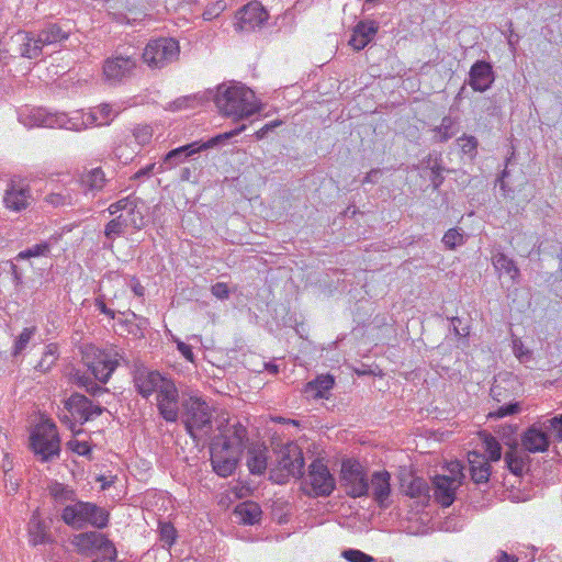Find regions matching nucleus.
Listing matches in <instances>:
<instances>
[{"instance_id": "f257e3e1", "label": "nucleus", "mask_w": 562, "mask_h": 562, "mask_svg": "<svg viewBox=\"0 0 562 562\" xmlns=\"http://www.w3.org/2000/svg\"><path fill=\"white\" fill-rule=\"evenodd\" d=\"M203 97H205L206 100H214L220 112L227 117H232L236 124L234 128L218 133L207 140H228L240 132L250 128L252 133L247 136L256 135L258 139H262L269 137L270 132L282 125L281 121L276 120L258 128H254L258 120L250 119L259 112L260 108L255 92L239 82L218 85L215 91L207 90L204 92Z\"/></svg>"}, {"instance_id": "f03ea898", "label": "nucleus", "mask_w": 562, "mask_h": 562, "mask_svg": "<svg viewBox=\"0 0 562 562\" xmlns=\"http://www.w3.org/2000/svg\"><path fill=\"white\" fill-rule=\"evenodd\" d=\"M117 113L108 103L90 108L88 113H83L81 110L71 113H52L44 108H24L19 112V121L29 128H64L79 132L92 125H109Z\"/></svg>"}, {"instance_id": "7ed1b4c3", "label": "nucleus", "mask_w": 562, "mask_h": 562, "mask_svg": "<svg viewBox=\"0 0 562 562\" xmlns=\"http://www.w3.org/2000/svg\"><path fill=\"white\" fill-rule=\"evenodd\" d=\"M220 434L210 442L213 471L227 477L235 471L248 440V431L240 422L218 426Z\"/></svg>"}, {"instance_id": "20e7f679", "label": "nucleus", "mask_w": 562, "mask_h": 562, "mask_svg": "<svg viewBox=\"0 0 562 562\" xmlns=\"http://www.w3.org/2000/svg\"><path fill=\"white\" fill-rule=\"evenodd\" d=\"M109 512L94 503L77 501L67 505L61 512L63 521L75 529H81L86 525L103 529L109 524Z\"/></svg>"}, {"instance_id": "39448f33", "label": "nucleus", "mask_w": 562, "mask_h": 562, "mask_svg": "<svg viewBox=\"0 0 562 562\" xmlns=\"http://www.w3.org/2000/svg\"><path fill=\"white\" fill-rule=\"evenodd\" d=\"M181 417L187 432L196 440V431L209 434L212 426V412L205 401L196 396L182 398Z\"/></svg>"}, {"instance_id": "423d86ee", "label": "nucleus", "mask_w": 562, "mask_h": 562, "mask_svg": "<svg viewBox=\"0 0 562 562\" xmlns=\"http://www.w3.org/2000/svg\"><path fill=\"white\" fill-rule=\"evenodd\" d=\"M138 54L134 47H126L123 50L117 49L103 64V75L110 83H122L130 79L136 68Z\"/></svg>"}, {"instance_id": "0eeeda50", "label": "nucleus", "mask_w": 562, "mask_h": 562, "mask_svg": "<svg viewBox=\"0 0 562 562\" xmlns=\"http://www.w3.org/2000/svg\"><path fill=\"white\" fill-rule=\"evenodd\" d=\"M179 43L171 37L150 40L142 53V59L151 69H161L178 58Z\"/></svg>"}, {"instance_id": "6e6552de", "label": "nucleus", "mask_w": 562, "mask_h": 562, "mask_svg": "<svg viewBox=\"0 0 562 562\" xmlns=\"http://www.w3.org/2000/svg\"><path fill=\"white\" fill-rule=\"evenodd\" d=\"M340 485L352 498L369 496V477L364 468L357 460L347 459L341 463Z\"/></svg>"}, {"instance_id": "1a4fd4ad", "label": "nucleus", "mask_w": 562, "mask_h": 562, "mask_svg": "<svg viewBox=\"0 0 562 562\" xmlns=\"http://www.w3.org/2000/svg\"><path fill=\"white\" fill-rule=\"evenodd\" d=\"M32 450L41 457L43 462L50 461L58 457L60 452V440L56 426L52 423H45L37 427L30 437Z\"/></svg>"}, {"instance_id": "9d476101", "label": "nucleus", "mask_w": 562, "mask_h": 562, "mask_svg": "<svg viewBox=\"0 0 562 562\" xmlns=\"http://www.w3.org/2000/svg\"><path fill=\"white\" fill-rule=\"evenodd\" d=\"M308 479L314 496H329L336 487L335 477L321 460H314L310 464Z\"/></svg>"}, {"instance_id": "9b49d317", "label": "nucleus", "mask_w": 562, "mask_h": 562, "mask_svg": "<svg viewBox=\"0 0 562 562\" xmlns=\"http://www.w3.org/2000/svg\"><path fill=\"white\" fill-rule=\"evenodd\" d=\"M169 380L158 371L145 367L137 368L133 374L134 386L144 398H148L155 392L158 394Z\"/></svg>"}, {"instance_id": "f8f14e48", "label": "nucleus", "mask_w": 562, "mask_h": 562, "mask_svg": "<svg viewBox=\"0 0 562 562\" xmlns=\"http://www.w3.org/2000/svg\"><path fill=\"white\" fill-rule=\"evenodd\" d=\"M157 409L168 423H176L179 418V392L171 379L157 394Z\"/></svg>"}, {"instance_id": "ddd939ff", "label": "nucleus", "mask_w": 562, "mask_h": 562, "mask_svg": "<svg viewBox=\"0 0 562 562\" xmlns=\"http://www.w3.org/2000/svg\"><path fill=\"white\" fill-rule=\"evenodd\" d=\"M268 16V12L260 2L251 1L238 10L236 27L240 31L250 32L261 26Z\"/></svg>"}, {"instance_id": "4468645a", "label": "nucleus", "mask_w": 562, "mask_h": 562, "mask_svg": "<svg viewBox=\"0 0 562 562\" xmlns=\"http://www.w3.org/2000/svg\"><path fill=\"white\" fill-rule=\"evenodd\" d=\"M278 465L290 471L293 477H301L303 475L304 458L300 447L294 442L281 446L278 452Z\"/></svg>"}, {"instance_id": "2eb2a0df", "label": "nucleus", "mask_w": 562, "mask_h": 562, "mask_svg": "<svg viewBox=\"0 0 562 562\" xmlns=\"http://www.w3.org/2000/svg\"><path fill=\"white\" fill-rule=\"evenodd\" d=\"M401 491L408 497L417 499L423 506H426L431 497L427 481L412 473L401 477Z\"/></svg>"}, {"instance_id": "dca6fc26", "label": "nucleus", "mask_w": 562, "mask_h": 562, "mask_svg": "<svg viewBox=\"0 0 562 562\" xmlns=\"http://www.w3.org/2000/svg\"><path fill=\"white\" fill-rule=\"evenodd\" d=\"M371 496L380 508H387L389 498L392 492L391 474L386 471H375L369 479Z\"/></svg>"}, {"instance_id": "f3484780", "label": "nucleus", "mask_w": 562, "mask_h": 562, "mask_svg": "<svg viewBox=\"0 0 562 562\" xmlns=\"http://www.w3.org/2000/svg\"><path fill=\"white\" fill-rule=\"evenodd\" d=\"M495 80L493 67L488 61L476 60L469 71V85L477 92H484L491 88Z\"/></svg>"}, {"instance_id": "a211bd4d", "label": "nucleus", "mask_w": 562, "mask_h": 562, "mask_svg": "<svg viewBox=\"0 0 562 562\" xmlns=\"http://www.w3.org/2000/svg\"><path fill=\"white\" fill-rule=\"evenodd\" d=\"M12 40L16 44V53L19 56L36 59L43 55V46L37 43L35 32L19 31Z\"/></svg>"}, {"instance_id": "6ab92c4d", "label": "nucleus", "mask_w": 562, "mask_h": 562, "mask_svg": "<svg viewBox=\"0 0 562 562\" xmlns=\"http://www.w3.org/2000/svg\"><path fill=\"white\" fill-rule=\"evenodd\" d=\"M524 451L529 453L544 452L550 447V438L543 429L532 425L521 436Z\"/></svg>"}, {"instance_id": "aec40b11", "label": "nucleus", "mask_w": 562, "mask_h": 562, "mask_svg": "<svg viewBox=\"0 0 562 562\" xmlns=\"http://www.w3.org/2000/svg\"><path fill=\"white\" fill-rule=\"evenodd\" d=\"M434 497L442 507H449L456 499L458 483L454 477L437 475L432 481Z\"/></svg>"}, {"instance_id": "412c9836", "label": "nucleus", "mask_w": 562, "mask_h": 562, "mask_svg": "<svg viewBox=\"0 0 562 562\" xmlns=\"http://www.w3.org/2000/svg\"><path fill=\"white\" fill-rule=\"evenodd\" d=\"M378 30L379 24L373 20L359 21L352 30L349 45L355 50L363 49L374 38Z\"/></svg>"}, {"instance_id": "4be33fe9", "label": "nucleus", "mask_w": 562, "mask_h": 562, "mask_svg": "<svg viewBox=\"0 0 562 562\" xmlns=\"http://www.w3.org/2000/svg\"><path fill=\"white\" fill-rule=\"evenodd\" d=\"M216 144L217 143H187L184 146L170 150L164 158V165L167 168L176 167L194 154L207 149Z\"/></svg>"}, {"instance_id": "5701e85b", "label": "nucleus", "mask_w": 562, "mask_h": 562, "mask_svg": "<svg viewBox=\"0 0 562 562\" xmlns=\"http://www.w3.org/2000/svg\"><path fill=\"white\" fill-rule=\"evenodd\" d=\"M506 445L509 446V450L504 458L506 467L516 476H521L529 468L530 458L526 451L518 449L516 440L513 443L507 441Z\"/></svg>"}, {"instance_id": "b1692460", "label": "nucleus", "mask_w": 562, "mask_h": 562, "mask_svg": "<svg viewBox=\"0 0 562 562\" xmlns=\"http://www.w3.org/2000/svg\"><path fill=\"white\" fill-rule=\"evenodd\" d=\"M117 366V359H113L110 353L99 351L95 359L89 364V369L95 380L106 383Z\"/></svg>"}, {"instance_id": "393cba45", "label": "nucleus", "mask_w": 562, "mask_h": 562, "mask_svg": "<svg viewBox=\"0 0 562 562\" xmlns=\"http://www.w3.org/2000/svg\"><path fill=\"white\" fill-rule=\"evenodd\" d=\"M105 536L97 531H87L75 535L71 543L77 548V551L82 555H91L94 550H100L104 543Z\"/></svg>"}, {"instance_id": "a878e982", "label": "nucleus", "mask_w": 562, "mask_h": 562, "mask_svg": "<svg viewBox=\"0 0 562 562\" xmlns=\"http://www.w3.org/2000/svg\"><path fill=\"white\" fill-rule=\"evenodd\" d=\"M268 448L263 443H252L247 449V467L254 475H261L267 470Z\"/></svg>"}, {"instance_id": "bb28decb", "label": "nucleus", "mask_w": 562, "mask_h": 562, "mask_svg": "<svg viewBox=\"0 0 562 562\" xmlns=\"http://www.w3.org/2000/svg\"><path fill=\"white\" fill-rule=\"evenodd\" d=\"M469 471L471 480L476 485L487 484L491 476V465L484 456L472 452L469 456Z\"/></svg>"}, {"instance_id": "cd10ccee", "label": "nucleus", "mask_w": 562, "mask_h": 562, "mask_svg": "<svg viewBox=\"0 0 562 562\" xmlns=\"http://www.w3.org/2000/svg\"><path fill=\"white\" fill-rule=\"evenodd\" d=\"M65 408L72 415L77 414L81 419V424L91 419L92 402L80 393L71 394L65 401Z\"/></svg>"}, {"instance_id": "c85d7f7f", "label": "nucleus", "mask_w": 562, "mask_h": 562, "mask_svg": "<svg viewBox=\"0 0 562 562\" xmlns=\"http://www.w3.org/2000/svg\"><path fill=\"white\" fill-rule=\"evenodd\" d=\"M35 34L37 36V43H40L43 48L48 45L61 43L69 37V32L57 23H47L38 32H35Z\"/></svg>"}, {"instance_id": "c756f323", "label": "nucleus", "mask_w": 562, "mask_h": 562, "mask_svg": "<svg viewBox=\"0 0 562 562\" xmlns=\"http://www.w3.org/2000/svg\"><path fill=\"white\" fill-rule=\"evenodd\" d=\"M30 198L29 188H16L14 184H11L5 191L3 202L9 210L20 212L27 207Z\"/></svg>"}, {"instance_id": "7c9ffc66", "label": "nucleus", "mask_w": 562, "mask_h": 562, "mask_svg": "<svg viewBox=\"0 0 562 562\" xmlns=\"http://www.w3.org/2000/svg\"><path fill=\"white\" fill-rule=\"evenodd\" d=\"M335 379L330 374L319 375L305 385L304 393L312 398H327L328 392L334 387Z\"/></svg>"}, {"instance_id": "2f4dec72", "label": "nucleus", "mask_w": 562, "mask_h": 562, "mask_svg": "<svg viewBox=\"0 0 562 562\" xmlns=\"http://www.w3.org/2000/svg\"><path fill=\"white\" fill-rule=\"evenodd\" d=\"M80 184L85 189V193L99 192L105 186L106 179L100 167L85 170L80 176Z\"/></svg>"}, {"instance_id": "473e14b6", "label": "nucleus", "mask_w": 562, "mask_h": 562, "mask_svg": "<svg viewBox=\"0 0 562 562\" xmlns=\"http://www.w3.org/2000/svg\"><path fill=\"white\" fill-rule=\"evenodd\" d=\"M234 515L244 525H255L260 521L262 510L257 503L247 501L235 507Z\"/></svg>"}, {"instance_id": "72a5a7b5", "label": "nucleus", "mask_w": 562, "mask_h": 562, "mask_svg": "<svg viewBox=\"0 0 562 562\" xmlns=\"http://www.w3.org/2000/svg\"><path fill=\"white\" fill-rule=\"evenodd\" d=\"M128 226V222L123 215H117L109 223H106L104 227V236L106 241L103 243V249H113V241L122 236Z\"/></svg>"}, {"instance_id": "f704fd0d", "label": "nucleus", "mask_w": 562, "mask_h": 562, "mask_svg": "<svg viewBox=\"0 0 562 562\" xmlns=\"http://www.w3.org/2000/svg\"><path fill=\"white\" fill-rule=\"evenodd\" d=\"M492 260H493V266L495 267V269L497 271L509 276L513 283L517 282L520 272H519V269L516 266L515 261L512 258L507 257L503 252H498L493 256Z\"/></svg>"}, {"instance_id": "c9c22d12", "label": "nucleus", "mask_w": 562, "mask_h": 562, "mask_svg": "<svg viewBox=\"0 0 562 562\" xmlns=\"http://www.w3.org/2000/svg\"><path fill=\"white\" fill-rule=\"evenodd\" d=\"M49 495L59 504L68 501L74 502L76 498L75 491L59 482H54L49 485Z\"/></svg>"}, {"instance_id": "e433bc0d", "label": "nucleus", "mask_w": 562, "mask_h": 562, "mask_svg": "<svg viewBox=\"0 0 562 562\" xmlns=\"http://www.w3.org/2000/svg\"><path fill=\"white\" fill-rule=\"evenodd\" d=\"M158 533L162 548L166 549H170L178 538V531L170 521H159Z\"/></svg>"}, {"instance_id": "4c0bfd02", "label": "nucleus", "mask_w": 562, "mask_h": 562, "mask_svg": "<svg viewBox=\"0 0 562 562\" xmlns=\"http://www.w3.org/2000/svg\"><path fill=\"white\" fill-rule=\"evenodd\" d=\"M483 447L491 461H498L502 458V446L491 434L484 432Z\"/></svg>"}, {"instance_id": "58836bf2", "label": "nucleus", "mask_w": 562, "mask_h": 562, "mask_svg": "<svg viewBox=\"0 0 562 562\" xmlns=\"http://www.w3.org/2000/svg\"><path fill=\"white\" fill-rule=\"evenodd\" d=\"M50 252V244L48 241H43L40 244H36L25 250L20 251L15 256V260H25L33 257H41L46 256Z\"/></svg>"}, {"instance_id": "ea45409f", "label": "nucleus", "mask_w": 562, "mask_h": 562, "mask_svg": "<svg viewBox=\"0 0 562 562\" xmlns=\"http://www.w3.org/2000/svg\"><path fill=\"white\" fill-rule=\"evenodd\" d=\"M137 209V199H133L132 196L123 198L115 203H112L108 207V212L110 215H115L117 212L123 210H128L130 215H135Z\"/></svg>"}, {"instance_id": "a19ab883", "label": "nucleus", "mask_w": 562, "mask_h": 562, "mask_svg": "<svg viewBox=\"0 0 562 562\" xmlns=\"http://www.w3.org/2000/svg\"><path fill=\"white\" fill-rule=\"evenodd\" d=\"M57 360V346L56 345H48L46 347V351L44 352L42 359L35 367L41 372H47Z\"/></svg>"}, {"instance_id": "79ce46f5", "label": "nucleus", "mask_w": 562, "mask_h": 562, "mask_svg": "<svg viewBox=\"0 0 562 562\" xmlns=\"http://www.w3.org/2000/svg\"><path fill=\"white\" fill-rule=\"evenodd\" d=\"M35 327H26L22 330V333L18 336V338L14 341L13 356H18L26 348L31 338L35 334Z\"/></svg>"}, {"instance_id": "37998d69", "label": "nucleus", "mask_w": 562, "mask_h": 562, "mask_svg": "<svg viewBox=\"0 0 562 562\" xmlns=\"http://www.w3.org/2000/svg\"><path fill=\"white\" fill-rule=\"evenodd\" d=\"M442 243L448 249H454L464 243L463 234L458 228H450L442 237Z\"/></svg>"}, {"instance_id": "c03bdc74", "label": "nucleus", "mask_w": 562, "mask_h": 562, "mask_svg": "<svg viewBox=\"0 0 562 562\" xmlns=\"http://www.w3.org/2000/svg\"><path fill=\"white\" fill-rule=\"evenodd\" d=\"M458 130V123L450 116H445L439 126V133L445 140L454 137Z\"/></svg>"}, {"instance_id": "a18cd8bd", "label": "nucleus", "mask_w": 562, "mask_h": 562, "mask_svg": "<svg viewBox=\"0 0 562 562\" xmlns=\"http://www.w3.org/2000/svg\"><path fill=\"white\" fill-rule=\"evenodd\" d=\"M520 412V404L518 402L505 404L499 406L496 411L488 414V418H503L506 416L515 415Z\"/></svg>"}, {"instance_id": "49530a36", "label": "nucleus", "mask_w": 562, "mask_h": 562, "mask_svg": "<svg viewBox=\"0 0 562 562\" xmlns=\"http://www.w3.org/2000/svg\"><path fill=\"white\" fill-rule=\"evenodd\" d=\"M46 201L54 206H64L72 204V196L70 193L52 192L46 196Z\"/></svg>"}, {"instance_id": "de8ad7c7", "label": "nucleus", "mask_w": 562, "mask_h": 562, "mask_svg": "<svg viewBox=\"0 0 562 562\" xmlns=\"http://www.w3.org/2000/svg\"><path fill=\"white\" fill-rule=\"evenodd\" d=\"M341 555L349 562H372L373 558L357 549L344 550Z\"/></svg>"}, {"instance_id": "09e8293b", "label": "nucleus", "mask_w": 562, "mask_h": 562, "mask_svg": "<svg viewBox=\"0 0 562 562\" xmlns=\"http://www.w3.org/2000/svg\"><path fill=\"white\" fill-rule=\"evenodd\" d=\"M509 172L507 170H504L502 172V176L497 179V183L499 186V189L503 192V195L508 199H514L515 196V188H513L508 181Z\"/></svg>"}, {"instance_id": "8fccbe9b", "label": "nucleus", "mask_w": 562, "mask_h": 562, "mask_svg": "<svg viewBox=\"0 0 562 562\" xmlns=\"http://www.w3.org/2000/svg\"><path fill=\"white\" fill-rule=\"evenodd\" d=\"M292 476L290 471L280 468L279 465L276 469L270 470V480L278 484H284L289 481V477Z\"/></svg>"}, {"instance_id": "3c124183", "label": "nucleus", "mask_w": 562, "mask_h": 562, "mask_svg": "<svg viewBox=\"0 0 562 562\" xmlns=\"http://www.w3.org/2000/svg\"><path fill=\"white\" fill-rule=\"evenodd\" d=\"M548 428L554 434L557 440L562 441V414L547 420Z\"/></svg>"}, {"instance_id": "603ef678", "label": "nucleus", "mask_w": 562, "mask_h": 562, "mask_svg": "<svg viewBox=\"0 0 562 562\" xmlns=\"http://www.w3.org/2000/svg\"><path fill=\"white\" fill-rule=\"evenodd\" d=\"M198 100V95H187V97H182V98H179L177 99L176 101H173L169 108L170 110L172 111H177V110H181V109H184V108H191L193 106L192 103L194 101Z\"/></svg>"}, {"instance_id": "864d4df0", "label": "nucleus", "mask_w": 562, "mask_h": 562, "mask_svg": "<svg viewBox=\"0 0 562 562\" xmlns=\"http://www.w3.org/2000/svg\"><path fill=\"white\" fill-rule=\"evenodd\" d=\"M100 551H103L104 557L108 561L113 562L117 557L116 548L113 542L109 540L106 537L104 538V543L102 544Z\"/></svg>"}, {"instance_id": "5fc2aeb1", "label": "nucleus", "mask_w": 562, "mask_h": 562, "mask_svg": "<svg viewBox=\"0 0 562 562\" xmlns=\"http://www.w3.org/2000/svg\"><path fill=\"white\" fill-rule=\"evenodd\" d=\"M513 349L520 362H525L531 357V352L524 347L520 340H514Z\"/></svg>"}, {"instance_id": "6e6d98bb", "label": "nucleus", "mask_w": 562, "mask_h": 562, "mask_svg": "<svg viewBox=\"0 0 562 562\" xmlns=\"http://www.w3.org/2000/svg\"><path fill=\"white\" fill-rule=\"evenodd\" d=\"M211 292L215 297L220 300H225L228 299L229 296V289L227 284L224 282H217L214 285H212Z\"/></svg>"}, {"instance_id": "4d7b16f0", "label": "nucleus", "mask_w": 562, "mask_h": 562, "mask_svg": "<svg viewBox=\"0 0 562 562\" xmlns=\"http://www.w3.org/2000/svg\"><path fill=\"white\" fill-rule=\"evenodd\" d=\"M224 8L225 5L221 1L212 4L211 7H207L203 12V19L205 21L212 20L213 18L217 16L224 10Z\"/></svg>"}, {"instance_id": "13d9d810", "label": "nucleus", "mask_w": 562, "mask_h": 562, "mask_svg": "<svg viewBox=\"0 0 562 562\" xmlns=\"http://www.w3.org/2000/svg\"><path fill=\"white\" fill-rule=\"evenodd\" d=\"M430 180L435 189L439 188L443 181V177L441 176V169L435 162L432 167H430Z\"/></svg>"}, {"instance_id": "bf43d9fd", "label": "nucleus", "mask_w": 562, "mask_h": 562, "mask_svg": "<svg viewBox=\"0 0 562 562\" xmlns=\"http://www.w3.org/2000/svg\"><path fill=\"white\" fill-rule=\"evenodd\" d=\"M94 305L102 314L109 316L110 318L115 317V312L106 306L104 302V295H99L94 301Z\"/></svg>"}, {"instance_id": "052dcab7", "label": "nucleus", "mask_w": 562, "mask_h": 562, "mask_svg": "<svg viewBox=\"0 0 562 562\" xmlns=\"http://www.w3.org/2000/svg\"><path fill=\"white\" fill-rule=\"evenodd\" d=\"M135 138H150L153 136V127L149 125L137 126L133 131Z\"/></svg>"}, {"instance_id": "680f3d73", "label": "nucleus", "mask_w": 562, "mask_h": 562, "mask_svg": "<svg viewBox=\"0 0 562 562\" xmlns=\"http://www.w3.org/2000/svg\"><path fill=\"white\" fill-rule=\"evenodd\" d=\"M33 541H34V544L45 543V542L49 541V536L42 528V526L40 524L36 527V531L33 532Z\"/></svg>"}, {"instance_id": "e2e57ef3", "label": "nucleus", "mask_w": 562, "mask_h": 562, "mask_svg": "<svg viewBox=\"0 0 562 562\" xmlns=\"http://www.w3.org/2000/svg\"><path fill=\"white\" fill-rule=\"evenodd\" d=\"M177 348L178 350L180 351V353L189 361H193V358H194V353L192 351V348L191 346H189L188 344L183 342V341H178L177 342Z\"/></svg>"}, {"instance_id": "0e129e2a", "label": "nucleus", "mask_w": 562, "mask_h": 562, "mask_svg": "<svg viewBox=\"0 0 562 562\" xmlns=\"http://www.w3.org/2000/svg\"><path fill=\"white\" fill-rule=\"evenodd\" d=\"M86 391L92 396H101L104 393H108V389L97 384L94 381L89 385H86Z\"/></svg>"}, {"instance_id": "69168bd1", "label": "nucleus", "mask_w": 562, "mask_h": 562, "mask_svg": "<svg viewBox=\"0 0 562 562\" xmlns=\"http://www.w3.org/2000/svg\"><path fill=\"white\" fill-rule=\"evenodd\" d=\"M382 169H372L367 173L364 179L362 180V184L364 183H376L379 181V178L382 176Z\"/></svg>"}, {"instance_id": "338daca9", "label": "nucleus", "mask_w": 562, "mask_h": 562, "mask_svg": "<svg viewBox=\"0 0 562 562\" xmlns=\"http://www.w3.org/2000/svg\"><path fill=\"white\" fill-rule=\"evenodd\" d=\"M71 445H72L71 449L74 451H76L78 454L86 456V454L90 453V447L87 442L75 441Z\"/></svg>"}, {"instance_id": "774afa93", "label": "nucleus", "mask_w": 562, "mask_h": 562, "mask_svg": "<svg viewBox=\"0 0 562 562\" xmlns=\"http://www.w3.org/2000/svg\"><path fill=\"white\" fill-rule=\"evenodd\" d=\"M495 562H518V558L513 554H508L506 551H499L495 558Z\"/></svg>"}]
</instances>
